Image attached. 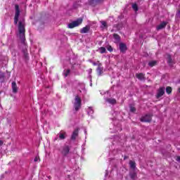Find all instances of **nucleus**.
<instances>
[{
    "label": "nucleus",
    "instance_id": "f257e3e1",
    "mask_svg": "<svg viewBox=\"0 0 180 180\" xmlns=\"http://www.w3.org/2000/svg\"><path fill=\"white\" fill-rule=\"evenodd\" d=\"M25 32H26L25 30V20H20L18 24V36L25 47V49L22 50V53L25 58L27 60V58H29V53H27V47L26 46V43H25Z\"/></svg>",
    "mask_w": 180,
    "mask_h": 180
},
{
    "label": "nucleus",
    "instance_id": "f03ea898",
    "mask_svg": "<svg viewBox=\"0 0 180 180\" xmlns=\"http://www.w3.org/2000/svg\"><path fill=\"white\" fill-rule=\"evenodd\" d=\"M82 103V101L81 100V97L76 96L73 102V106L75 110H79V109H81Z\"/></svg>",
    "mask_w": 180,
    "mask_h": 180
},
{
    "label": "nucleus",
    "instance_id": "7ed1b4c3",
    "mask_svg": "<svg viewBox=\"0 0 180 180\" xmlns=\"http://www.w3.org/2000/svg\"><path fill=\"white\" fill-rule=\"evenodd\" d=\"M82 23V18H79L75 21L72 22L71 23L68 25V27L69 29H74V27H77L79 26Z\"/></svg>",
    "mask_w": 180,
    "mask_h": 180
},
{
    "label": "nucleus",
    "instance_id": "20e7f679",
    "mask_svg": "<svg viewBox=\"0 0 180 180\" xmlns=\"http://www.w3.org/2000/svg\"><path fill=\"white\" fill-rule=\"evenodd\" d=\"M15 13L14 17V23L15 25H18V22L19 20V15H20V11L19 10V6L16 4L15 6Z\"/></svg>",
    "mask_w": 180,
    "mask_h": 180
},
{
    "label": "nucleus",
    "instance_id": "39448f33",
    "mask_svg": "<svg viewBox=\"0 0 180 180\" xmlns=\"http://www.w3.org/2000/svg\"><path fill=\"white\" fill-rule=\"evenodd\" d=\"M114 130L116 131H122V125L119 123V121H114Z\"/></svg>",
    "mask_w": 180,
    "mask_h": 180
},
{
    "label": "nucleus",
    "instance_id": "423d86ee",
    "mask_svg": "<svg viewBox=\"0 0 180 180\" xmlns=\"http://www.w3.org/2000/svg\"><path fill=\"white\" fill-rule=\"evenodd\" d=\"M151 117H153L151 114H147L141 118V122H151Z\"/></svg>",
    "mask_w": 180,
    "mask_h": 180
},
{
    "label": "nucleus",
    "instance_id": "0eeeda50",
    "mask_svg": "<svg viewBox=\"0 0 180 180\" xmlns=\"http://www.w3.org/2000/svg\"><path fill=\"white\" fill-rule=\"evenodd\" d=\"M165 94V87H160L158 91L157 98H161Z\"/></svg>",
    "mask_w": 180,
    "mask_h": 180
},
{
    "label": "nucleus",
    "instance_id": "6e6552de",
    "mask_svg": "<svg viewBox=\"0 0 180 180\" xmlns=\"http://www.w3.org/2000/svg\"><path fill=\"white\" fill-rule=\"evenodd\" d=\"M61 153L63 155H68V153H70V147L68 146H63Z\"/></svg>",
    "mask_w": 180,
    "mask_h": 180
},
{
    "label": "nucleus",
    "instance_id": "1a4fd4ad",
    "mask_svg": "<svg viewBox=\"0 0 180 180\" xmlns=\"http://www.w3.org/2000/svg\"><path fill=\"white\" fill-rule=\"evenodd\" d=\"M126 50H127V46L126 44L120 43V51L121 53H126Z\"/></svg>",
    "mask_w": 180,
    "mask_h": 180
},
{
    "label": "nucleus",
    "instance_id": "9d476101",
    "mask_svg": "<svg viewBox=\"0 0 180 180\" xmlns=\"http://www.w3.org/2000/svg\"><path fill=\"white\" fill-rule=\"evenodd\" d=\"M58 136L60 140H64L67 137V133L64 131H60Z\"/></svg>",
    "mask_w": 180,
    "mask_h": 180
},
{
    "label": "nucleus",
    "instance_id": "9b49d317",
    "mask_svg": "<svg viewBox=\"0 0 180 180\" xmlns=\"http://www.w3.org/2000/svg\"><path fill=\"white\" fill-rule=\"evenodd\" d=\"M78 133H79V129H75V131H73V133L72 134L71 139L75 140V139H77V137H78Z\"/></svg>",
    "mask_w": 180,
    "mask_h": 180
},
{
    "label": "nucleus",
    "instance_id": "f8f14e48",
    "mask_svg": "<svg viewBox=\"0 0 180 180\" xmlns=\"http://www.w3.org/2000/svg\"><path fill=\"white\" fill-rule=\"evenodd\" d=\"M105 102H108L110 105H116V99L115 98H105Z\"/></svg>",
    "mask_w": 180,
    "mask_h": 180
},
{
    "label": "nucleus",
    "instance_id": "ddd939ff",
    "mask_svg": "<svg viewBox=\"0 0 180 180\" xmlns=\"http://www.w3.org/2000/svg\"><path fill=\"white\" fill-rule=\"evenodd\" d=\"M165 26H167V22H162L159 25H158L157 30H161L164 29V27H165Z\"/></svg>",
    "mask_w": 180,
    "mask_h": 180
},
{
    "label": "nucleus",
    "instance_id": "4468645a",
    "mask_svg": "<svg viewBox=\"0 0 180 180\" xmlns=\"http://www.w3.org/2000/svg\"><path fill=\"white\" fill-rule=\"evenodd\" d=\"M129 167L131 169H133V171H136V162L133 160L129 161Z\"/></svg>",
    "mask_w": 180,
    "mask_h": 180
},
{
    "label": "nucleus",
    "instance_id": "2eb2a0df",
    "mask_svg": "<svg viewBox=\"0 0 180 180\" xmlns=\"http://www.w3.org/2000/svg\"><path fill=\"white\" fill-rule=\"evenodd\" d=\"M12 89L14 94H16V92H18V86L16 85V82H12Z\"/></svg>",
    "mask_w": 180,
    "mask_h": 180
},
{
    "label": "nucleus",
    "instance_id": "dca6fc26",
    "mask_svg": "<svg viewBox=\"0 0 180 180\" xmlns=\"http://www.w3.org/2000/svg\"><path fill=\"white\" fill-rule=\"evenodd\" d=\"M114 42L119 43L120 41V37L117 34H113Z\"/></svg>",
    "mask_w": 180,
    "mask_h": 180
},
{
    "label": "nucleus",
    "instance_id": "f3484780",
    "mask_svg": "<svg viewBox=\"0 0 180 180\" xmlns=\"http://www.w3.org/2000/svg\"><path fill=\"white\" fill-rule=\"evenodd\" d=\"M71 74V70L70 69H65L63 71V75L64 77H68Z\"/></svg>",
    "mask_w": 180,
    "mask_h": 180
},
{
    "label": "nucleus",
    "instance_id": "a211bd4d",
    "mask_svg": "<svg viewBox=\"0 0 180 180\" xmlns=\"http://www.w3.org/2000/svg\"><path fill=\"white\" fill-rule=\"evenodd\" d=\"M89 32V26H86L80 30V33H88Z\"/></svg>",
    "mask_w": 180,
    "mask_h": 180
},
{
    "label": "nucleus",
    "instance_id": "6ab92c4d",
    "mask_svg": "<svg viewBox=\"0 0 180 180\" xmlns=\"http://www.w3.org/2000/svg\"><path fill=\"white\" fill-rule=\"evenodd\" d=\"M136 78H138V79H140L141 81H143L144 75L143 73L136 74Z\"/></svg>",
    "mask_w": 180,
    "mask_h": 180
},
{
    "label": "nucleus",
    "instance_id": "aec40b11",
    "mask_svg": "<svg viewBox=\"0 0 180 180\" xmlns=\"http://www.w3.org/2000/svg\"><path fill=\"white\" fill-rule=\"evenodd\" d=\"M129 176H130L131 179H136V178L137 176V174L134 172H130Z\"/></svg>",
    "mask_w": 180,
    "mask_h": 180
},
{
    "label": "nucleus",
    "instance_id": "412c9836",
    "mask_svg": "<svg viewBox=\"0 0 180 180\" xmlns=\"http://www.w3.org/2000/svg\"><path fill=\"white\" fill-rule=\"evenodd\" d=\"M155 65H157V61L155 60H151L148 63L149 67H154Z\"/></svg>",
    "mask_w": 180,
    "mask_h": 180
},
{
    "label": "nucleus",
    "instance_id": "4be33fe9",
    "mask_svg": "<svg viewBox=\"0 0 180 180\" xmlns=\"http://www.w3.org/2000/svg\"><path fill=\"white\" fill-rule=\"evenodd\" d=\"M103 70V68H102L101 66H98L97 68V72L98 75H102V71Z\"/></svg>",
    "mask_w": 180,
    "mask_h": 180
},
{
    "label": "nucleus",
    "instance_id": "5701e85b",
    "mask_svg": "<svg viewBox=\"0 0 180 180\" xmlns=\"http://www.w3.org/2000/svg\"><path fill=\"white\" fill-rule=\"evenodd\" d=\"M167 63L169 65H172V59L169 55L167 56Z\"/></svg>",
    "mask_w": 180,
    "mask_h": 180
},
{
    "label": "nucleus",
    "instance_id": "b1692460",
    "mask_svg": "<svg viewBox=\"0 0 180 180\" xmlns=\"http://www.w3.org/2000/svg\"><path fill=\"white\" fill-rule=\"evenodd\" d=\"M166 92L168 94V95H169V94L172 92V88H171V86H167L166 88Z\"/></svg>",
    "mask_w": 180,
    "mask_h": 180
},
{
    "label": "nucleus",
    "instance_id": "393cba45",
    "mask_svg": "<svg viewBox=\"0 0 180 180\" xmlns=\"http://www.w3.org/2000/svg\"><path fill=\"white\" fill-rule=\"evenodd\" d=\"M87 113L89 115H94V109H92V108H89L87 110Z\"/></svg>",
    "mask_w": 180,
    "mask_h": 180
},
{
    "label": "nucleus",
    "instance_id": "a878e982",
    "mask_svg": "<svg viewBox=\"0 0 180 180\" xmlns=\"http://www.w3.org/2000/svg\"><path fill=\"white\" fill-rule=\"evenodd\" d=\"M132 8L134 9V11L135 12H137V11H139V7L137 6V4H134L132 5Z\"/></svg>",
    "mask_w": 180,
    "mask_h": 180
},
{
    "label": "nucleus",
    "instance_id": "bb28decb",
    "mask_svg": "<svg viewBox=\"0 0 180 180\" xmlns=\"http://www.w3.org/2000/svg\"><path fill=\"white\" fill-rule=\"evenodd\" d=\"M99 51L101 54H103V53H106V49L105 47H101Z\"/></svg>",
    "mask_w": 180,
    "mask_h": 180
},
{
    "label": "nucleus",
    "instance_id": "cd10ccee",
    "mask_svg": "<svg viewBox=\"0 0 180 180\" xmlns=\"http://www.w3.org/2000/svg\"><path fill=\"white\" fill-rule=\"evenodd\" d=\"M96 2H98V0H91L89 1V4H90V5H92L94 6V4L96 3Z\"/></svg>",
    "mask_w": 180,
    "mask_h": 180
},
{
    "label": "nucleus",
    "instance_id": "c85d7f7f",
    "mask_svg": "<svg viewBox=\"0 0 180 180\" xmlns=\"http://www.w3.org/2000/svg\"><path fill=\"white\" fill-rule=\"evenodd\" d=\"M130 112H136V108L133 106H130Z\"/></svg>",
    "mask_w": 180,
    "mask_h": 180
},
{
    "label": "nucleus",
    "instance_id": "c756f323",
    "mask_svg": "<svg viewBox=\"0 0 180 180\" xmlns=\"http://www.w3.org/2000/svg\"><path fill=\"white\" fill-rule=\"evenodd\" d=\"M101 25H102L103 27H106V22L101 21Z\"/></svg>",
    "mask_w": 180,
    "mask_h": 180
},
{
    "label": "nucleus",
    "instance_id": "7c9ffc66",
    "mask_svg": "<svg viewBox=\"0 0 180 180\" xmlns=\"http://www.w3.org/2000/svg\"><path fill=\"white\" fill-rule=\"evenodd\" d=\"M107 50H108V51H113V49L112 48V46H109L108 48H107Z\"/></svg>",
    "mask_w": 180,
    "mask_h": 180
},
{
    "label": "nucleus",
    "instance_id": "2f4dec72",
    "mask_svg": "<svg viewBox=\"0 0 180 180\" xmlns=\"http://www.w3.org/2000/svg\"><path fill=\"white\" fill-rule=\"evenodd\" d=\"M176 18H180V10H179L176 14Z\"/></svg>",
    "mask_w": 180,
    "mask_h": 180
},
{
    "label": "nucleus",
    "instance_id": "473e14b6",
    "mask_svg": "<svg viewBox=\"0 0 180 180\" xmlns=\"http://www.w3.org/2000/svg\"><path fill=\"white\" fill-rule=\"evenodd\" d=\"M4 77H5V75L4 74V72H0V79L1 78H4Z\"/></svg>",
    "mask_w": 180,
    "mask_h": 180
},
{
    "label": "nucleus",
    "instance_id": "72a5a7b5",
    "mask_svg": "<svg viewBox=\"0 0 180 180\" xmlns=\"http://www.w3.org/2000/svg\"><path fill=\"white\" fill-rule=\"evenodd\" d=\"M40 160V158H39V157H35V158L34 159V161L35 162H37V161H39Z\"/></svg>",
    "mask_w": 180,
    "mask_h": 180
},
{
    "label": "nucleus",
    "instance_id": "f704fd0d",
    "mask_svg": "<svg viewBox=\"0 0 180 180\" xmlns=\"http://www.w3.org/2000/svg\"><path fill=\"white\" fill-rule=\"evenodd\" d=\"M176 160H177L178 162H180V156H177Z\"/></svg>",
    "mask_w": 180,
    "mask_h": 180
},
{
    "label": "nucleus",
    "instance_id": "c9c22d12",
    "mask_svg": "<svg viewBox=\"0 0 180 180\" xmlns=\"http://www.w3.org/2000/svg\"><path fill=\"white\" fill-rule=\"evenodd\" d=\"M4 145V141L0 140V147Z\"/></svg>",
    "mask_w": 180,
    "mask_h": 180
},
{
    "label": "nucleus",
    "instance_id": "e433bc0d",
    "mask_svg": "<svg viewBox=\"0 0 180 180\" xmlns=\"http://www.w3.org/2000/svg\"><path fill=\"white\" fill-rule=\"evenodd\" d=\"M84 133H85V134H86V129L84 130Z\"/></svg>",
    "mask_w": 180,
    "mask_h": 180
},
{
    "label": "nucleus",
    "instance_id": "4c0bfd02",
    "mask_svg": "<svg viewBox=\"0 0 180 180\" xmlns=\"http://www.w3.org/2000/svg\"><path fill=\"white\" fill-rule=\"evenodd\" d=\"M93 65H96V63H93Z\"/></svg>",
    "mask_w": 180,
    "mask_h": 180
},
{
    "label": "nucleus",
    "instance_id": "58836bf2",
    "mask_svg": "<svg viewBox=\"0 0 180 180\" xmlns=\"http://www.w3.org/2000/svg\"><path fill=\"white\" fill-rule=\"evenodd\" d=\"M91 86H92V83L90 84Z\"/></svg>",
    "mask_w": 180,
    "mask_h": 180
}]
</instances>
